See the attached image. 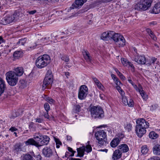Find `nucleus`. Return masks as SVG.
<instances>
[{
  "instance_id": "13",
  "label": "nucleus",
  "mask_w": 160,
  "mask_h": 160,
  "mask_svg": "<svg viewBox=\"0 0 160 160\" xmlns=\"http://www.w3.org/2000/svg\"><path fill=\"white\" fill-rule=\"evenodd\" d=\"M24 143L26 146H34L38 148L41 147V145L39 144L38 142L37 141V140L34 139V137L33 138H30L28 139L25 141Z\"/></svg>"
},
{
  "instance_id": "24",
  "label": "nucleus",
  "mask_w": 160,
  "mask_h": 160,
  "mask_svg": "<svg viewBox=\"0 0 160 160\" xmlns=\"http://www.w3.org/2000/svg\"><path fill=\"white\" fill-rule=\"evenodd\" d=\"M85 150V148L84 146H82L77 148L78 155L77 157L78 156L80 157H83Z\"/></svg>"
},
{
  "instance_id": "61",
  "label": "nucleus",
  "mask_w": 160,
  "mask_h": 160,
  "mask_svg": "<svg viewBox=\"0 0 160 160\" xmlns=\"http://www.w3.org/2000/svg\"><path fill=\"white\" fill-rule=\"evenodd\" d=\"M119 76L120 77L121 79L122 80H125V77L123 75L122 73Z\"/></svg>"
},
{
  "instance_id": "3",
  "label": "nucleus",
  "mask_w": 160,
  "mask_h": 160,
  "mask_svg": "<svg viewBox=\"0 0 160 160\" xmlns=\"http://www.w3.org/2000/svg\"><path fill=\"white\" fill-rule=\"evenodd\" d=\"M53 82V77L52 72L51 70H49L47 71L43 81L42 89L44 90L45 89L51 88Z\"/></svg>"
},
{
  "instance_id": "55",
  "label": "nucleus",
  "mask_w": 160,
  "mask_h": 160,
  "mask_svg": "<svg viewBox=\"0 0 160 160\" xmlns=\"http://www.w3.org/2000/svg\"><path fill=\"white\" fill-rule=\"evenodd\" d=\"M43 115L45 118L48 119L49 118L48 112L46 111V112L44 113Z\"/></svg>"
},
{
  "instance_id": "1",
  "label": "nucleus",
  "mask_w": 160,
  "mask_h": 160,
  "mask_svg": "<svg viewBox=\"0 0 160 160\" xmlns=\"http://www.w3.org/2000/svg\"><path fill=\"white\" fill-rule=\"evenodd\" d=\"M107 32L108 39H112L119 47H122L125 45V40L122 35L119 33H115L113 31Z\"/></svg>"
},
{
  "instance_id": "42",
  "label": "nucleus",
  "mask_w": 160,
  "mask_h": 160,
  "mask_svg": "<svg viewBox=\"0 0 160 160\" xmlns=\"http://www.w3.org/2000/svg\"><path fill=\"white\" fill-rule=\"evenodd\" d=\"M128 81V82L132 85L136 90H138V89L139 88L138 85V86L134 84V83L133 82L131 79H129Z\"/></svg>"
},
{
  "instance_id": "37",
  "label": "nucleus",
  "mask_w": 160,
  "mask_h": 160,
  "mask_svg": "<svg viewBox=\"0 0 160 160\" xmlns=\"http://www.w3.org/2000/svg\"><path fill=\"white\" fill-rule=\"evenodd\" d=\"M149 137L152 139L157 138L158 137V135L154 132H152L149 134Z\"/></svg>"
},
{
  "instance_id": "38",
  "label": "nucleus",
  "mask_w": 160,
  "mask_h": 160,
  "mask_svg": "<svg viewBox=\"0 0 160 160\" xmlns=\"http://www.w3.org/2000/svg\"><path fill=\"white\" fill-rule=\"evenodd\" d=\"M27 39L26 38H22L19 40L18 42V44H20L22 45H24V44L26 42Z\"/></svg>"
},
{
  "instance_id": "7",
  "label": "nucleus",
  "mask_w": 160,
  "mask_h": 160,
  "mask_svg": "<svg viewBox=\"0 0 160 160\" xmlns=\"http://www.w3.org/2000/svg\"><path fill=\"white\" fill-rule=\"evenodd\" d=\"M42 153L45 157L51 158L53 159L57 160L58 157L56 151L52 150L50 148L45 147L42 149Z\"/></svg>"
},
{
  "instance_id": "60",
  "label": "nucleus",
  "mask_w": 160,
  "mask_h": 160,
  "mask_svg": "<svg viewBox=\"0 0 160 160\" xmlns=\"http://www.w3.org/2000/svg\"><path fill=\"white\" fill-rule=\"evenodd\" d=\"M146 31L148 33L149 35L150 34H151L152 32H153L149 28H148L146 29Z\"/></svg>"
},
{
  "instance_id": "48",
  "label": "nucleus",
  "mask_w": 160,
  "mask_h": 160,
  "mask_svg": "<svg viewBox=\"0 0 160 160\" xmlns=\"http://www.w3.org/2000/svg\"><path fill=\"white\" fill-rule=\"evenodd\" d=\"M61 59L66 62L69 61V59L68 57L67 56H64L61 58Z\"/></svg>"
},
{
  "instance_id": "2",
  "label": "nucleus",
  "mask_w": 160,
  "mask_h": 160,
  "mask_svg": "<svg viewBox=\"0 0 160 160\" xmlns=\"http://www.w3.org/2000/svg\"><path fill=\"white\" fill-rule=\"evenodd\" d=\"M50 57L48 54H44L39 56L35 61L36 66L39 69L46 67L50 62Z\"/></svg>"
},
{
  "instance_id": "11",
  "label": "nucleus",
  "mask_w": 160,
  "mask_h": 160,
  "mask_svg": "<svg viewBox=\"0 0 160 160\" xmlns=\"http://www.w3.org/2000/svg\"><path fill=\"white\" fill-rule=\"evenodd\" d=\"M88 88L86 85L81 86L78 93V98L81 100L84 99L88 95Z\"/></svg>"
},
{
  "instance_id": "25",
  "label": "nucleus",
  "mask_w": 160,
  "mask_h": 160,
  "mask_svg": "<svg viewBox=\"0 0 160 160\" xmlns=\"http://www.w3.org/2000/svg\"><path fill=\"white\" fill-rule=\"evenodd\" d=\"M157 59V58L155 57L149 58L146 60V65L148 66L153 65Z\"/></svg>"
},
{
  "instance_id": "54",
  "label": "nucleus",
  "mask_w": 160,
  "mask_h": 160,
  "mask_svg": "<svg viewBox=\"0 0 160 160\" xmlns=\"http://www.w3.org/2000/svg\"><path fill=\"white\" fill-rule=\"evenodd\" d=\"M37 12V11L36 10H34L31 11H28V12L29 14L31 15H33Z\"/></svg>"
},
{
  "instance_id": "14",
  "label": "nucleus",
  "mask_w": 160,
  "mask_h": 160,
  "mask_svg": "<svg viewBox=\"0 0 160 160\" xmlns=\"http://www.w3.org/2000/svg\"><path fill=\"white\" fill-rule=\"evenodd\" d=\"M87 0H76L75 3L70 7V9H73L75 8H79L82 6Z\"/></svg>"
},
{
  "instance_id": "41",
  "label": "nucleus",
  "mask_w": 160,
  "mask_h": 160,
  "mask_svg": "<svg viewBox=\"0 0 160 160\" xmlns=\"http://www.w3.org/2000/svg\"><path fill=\"white\" fill-rule=\"evenodd\" d=\"M55 141L56 142V148H58L60 147V145H62V143L58 139L55 138Z\"/></svg>"
},
{
  "instance_id": "49",
  "label": "nucleus",
  "mask_w": 160,
  "mask_h": 160,
  "mask_svg": "<svg viewBox=\"0 0 160 160\" xmlns=\"http://www.w3.org/2000/svg\"><path fill=\"white\" fill-rule=\"evenodd\" d=\"M128 105L130 107H132L133 106V101L132 100L130 99L129 102H128Z\"/></svg>"
},
{
  "instance_id": "58",
  "label": "nucleus",
  "mask_w": 160,
  "mask_h": 160,
  "mask_svg": "<svg viewBox=\"0 0 160 160\" xmlns=\"http://www.w3.org/2000/svg\"><path fill=\"white\" fill-rule=\"evenodd\" d=\"M114 70L116 71V73L119 76L121 74H122V73L118 71V70L117 69L115 68L114 69Z\"/></svg>"
},
{
  "instance_id": "9",
  "label": "nucleus",
  "mask_w": 160,
  "mask_h": 160,
  "mask_svg": "<svg viewBox=\"0 0 160 160\" xmlns=\"http://www.w3.org/2000/svg\"><path fill=\"white\" fill-rule=\"evenodd\" d=\"M34 139L37 140L41 147L42 145H47L50 140L49 138L47 136L39 135L34 137Z\"/></svg>"
},
{
  "instance_id": "4",
  "label": "nucleus",
  "mask_w": 160,
  "mask_h": 160,
  "mask_svg": "<svg viewBox=\"0 0 160 160\" xmlns=\"http://www.w3.org/2000/svg\"><path fill=\"white\" fill-rule=\"evenodd\" d=\"M6 79L9 85L14 86L18 82V78L14 71H10L5 74Z\"/></svg>"
},
{
  "instance_id": "29",
  "label": "nucleus",
  "mask_w": 160,
  "mask_h": 160,
  "mask_svg": "<svg viewBox=\"0 0 160 160\" xmlns=\"http://www.w3.org/2000/svg\"><path fill=\"white\" fill-rule=\"evenodd\" d=\"M92 78L98 88L102 90L103 87L99 80L96 78L94 77H92Z\"/></svg>"
},
{
  "instance_id": "26",
  "label": "nucleus",
  "mask_w": 160,
  "mask_h": 160,
  "mask_svg": "<svg viewBox=\"0 0 160 160\" xmlns=\"http://www.w3.org/2000/svg\"><path fill=\"white\" fill-rule=\"evenodd\" d=\"M153 153L156 155H160V145L159 144L155 145L153 148Z\"/></svg>"
},
{
  "instance_id": "63",
  "label": "nucleus",
  "mask_w": 160,
  "mask_h": 160,
  "mask_svg": "<svg viewBox=\"0 0 160 160\" xmlns=\"http://www.w3.org/2000/svg\"><path fill=\"white\" fill-rule=\"evenodd\" d=\"M68 150L69 152H74V151H73V150L72 148H71L70 147H69L68 148Z\"/></svg>"
},
{
  "instance_id": "32",
  "label": "nucleus",
  "mask_w": 160,
  "mask_h": 160,
  "mask_svg": "<svg viewBox=\"0 0 160 160\" xmlns=\"http://www.w3.org/2000/svg\"><path fill=\"white\" fill-rule=\"evenodd\" d=\"M22 52L21 51H15L13 54V56L15 59H18L19 58L22 57Z\"/></svg>"
},
{
  "instance_id": "28",
  "label": "nucleus",
  "mask_w": 160,
  "mask_h": 160,
  "mask_svg": "<svg viewBox=\"0 0 160 160\" xmlns=\"http://www.w3.org/2000/svg\"><path fill=\"white\" fill-rule=\"evenodd\" d=\"M85 59L87 62H90L91 57L90 56L89 52L87 50H84L82 52Z\"/></svg>"
},
{
  "instance_id": "33",
  "label": "nucleus",
  "mask_w": 160,
  "mask_h": 160,
  "mask_svg": "<svg viewBox=\"0 0 160 160\" xmlns=\"http://www.w3.org/2000/svg\"><path fill=\"white\" fill-rule=\"evenodd\" d=\"M111 77L113 79L116 85H119L121 84V82L116 77L115 75L114 74H111Z\"/></svg>"
},
{
  "instance_id": "10",
  "label": "nucleus",
  "mask_w": 160,
  "mask_h": 160,
  "mask_svg": "<svg viewBox=\"0 0 160 160\" xmlns=\"http://www.w3.org/2000/svg\"><path fill=\"white\" fill-rule=\"evenodd\" d=\"M16 18H17L16 13L14 12L13 14L10 13L8 14L2 18V23L3 25H6L12 22Z\"/></svg>"
},
{
  "instance_id": "18",
  "label": "nucleus",
  "mask_w": 160,
  "mask_h": 160,
  "mask_svg": "<svg viewBox=\"0 0 160 160\" xmlns=\"http://www.w3.org/2000/svg\"><path fill=\"white\" fill-rule=\"evenodd\" d=\"M121 61L122 64L124 66L128 68H131L132 71L134 70V66L132 63L124 58H122Z\"/></svg>"
},
{
  "instance_id": "57",
  "label": "nucleus",
  "mask_w": 160,
  "mask_h": 160,
  "mask_svg": "<svg viewBox=\"0 0 160 160\" xmlns=\"http://www.w3.org/2000/svg\"><path fill=\"white\" fill-rule=\"evenodd\" d=\"M117 86H116V88L117 90L118 91V92H119L120 91H121V90H122V89H121V87H120V85H117Z\"/></svg>"
},
{
  "instance_id": "6",
  "label": "nucleus",
  "mask_w": 160,
  "mask_h": 160,
  "mask_svg": "<svg viewBox=\"0 0 160 160\" xmlns=\"http://www.w3.org/2000/svg\"><path fill=\"white\" fill-rule=\"evenodd\" d=\"M95 137L100 146L106 145L107 143L106 132L103 130H100L96 132Z\"/></svg>"
},
{
  "instance_id": "46",
  "label": "nucleus",
  "mask_w": 160,
  "mask_h": 160,
  "mask_svg": "<svg viewBox=\"0 0 160 160\" xmlns=\"http://www.w3.org/2000/svg\"><path fill=\"white\" fill-rule=\"evenodd\" d=\"M34 120L35 122H38L39 123H42L43 121V119L42 118H35Z\"/></svg>"
},
{
  "instance_id": "16",
  "label": "nucleus",
  "mask_w": 160,
  "mask_h": 160,
  "mask_svg": "<svg viewBox=\"0 0 160 160\" xmlns=\"http://www.w3.org/2000/svg\"><path fill=\"white\" fill-rule=\"evenodd\" d=\"M138 86L139 88L136 91L139 92L140 95L144 100L145 101L147 100L148 98V96L147 94L143 90L142 87L140 84H138Z\"/></svg>"
},
{
  "instance_id": "53",
  "label": "nucleus",
  "mask_w": 160,
  "mask_h": 160,
  "mask_svg": "<svg viewBox=\"0 0 160 160\" xmlns=\"http://www.w3.org/2000/svg\"><path fill=\"white\" fill-rule=\"evenodd\" d=\"M121 91H120L119 92V93H120V94H121V96H122V97H123L124 96H125V92H124V91H123V90H121Z\"/></svg>"
},
{
  "instance_id": "30",
  "label": "nucleus",
  "mask_w": 160,
  "mask_h": 160,
  "mask_svg": "<svg viewBox=\"0 0 160 160\" xmlns=\"http://www.w3.org/2000/svg\"><path fill=\"white\" fill-rule=\"evenodd\" d=\"M120 140L118 138L114 139L111 142L110 145L111 147L115 148L119 144Z\"/></svg>"
},
{
  "instance_id": "12",
  "label": "nucleus",
  "mask_w": 160,
  "mask_h": 160,
  "mask_svg": "<svg viewBox=\"0 0 160 160\" xmlns=\"http://www.w3.org/2000/svg\"><path fill=\"white\" fill-rule=\"evenodd\" d=\"M137 125L136 126H138L140 128H142L146 129L148 128L149 126V124L143 118L138 119L136 121Z\"/></svg>"
},
{
  "instance_id": "21",
  "label": "nucleus",
  "mask_w": 160,
  "mask_h": 160,
  "mask_svg": "<svg viewBox=\"0 0 160 160\" xmlns=\"http://www.w3.org/2000/svg\"><path fill=\"white\" fill-rule=\"evenodd\" d=\"M150 11L151 13L155 14L160 12V3L155 4L153 9Z\"/></svg>"
},
{
  "instance_id": "43",
  "label": "nucleus",
  "mask_w": 160,
  "mask_h": 160,
  "mask_svg": "<svg viewBox=\"0 0 160 160\" xmlns=\"http://www.w3.org/2000/svg\"><path fill=\"white\" fill-rule=\"evenodd\" d=\"M122 103L125 105H128V100L126 97L124 96L122 98Z\"/></svg>"
},
{
  "instance_id": "45",
  "label": "nucleus",
  "mask_w": 160,
  "mask_h": 160,
  "mask_svg": "<svg viewBox=\"0 0 160 160\" xmlns=\"http://www.w3.org/2000/svg\"><path fill=\"white\" fill-rule=\"evenodd\" d=\"M44 108L46 111L48 112L50 109L49 105L47 103H46L44 104Z\"/></svg>"
},
{
  "instance_id": "5",
  "label": "nucleus",
  "mask_w": 160,
  "mask_h": 160,
  "mask_svg": "<svg viewBox=\"0 0 160 160\" xmlns=\"http://www.w3.org/2000/svg\"><path fill=\"white\" fill-rule=\"evenodd\" d=\"M90 111L91 116L94 118H101L104 116V111L100 106H93L91 107Z\"/></svg>"
},
{
  "instance_id": "34",
  "label": "nucleus",
  "mask_w": 160,
  "mask_h": 160,
  "mask_svg": "<svg viewBox=\"0 0 160 160\" xmlns=\"http://www.w3.org/2000/svg\"><path fill=\"white\" fill-rule=\"evenodd\" d=\"M148 151V149L147 146H143L141 148V152L144 154H146Z\"/></svg>"
},
{
  "instance_id": "19",
  "label": "nucleus",
  "mask_w": 160,
  "mask_h": 160,
  "mask_svg": "<svg viewBox=\"0 0 160 160\" xmlns=\"http://www.w3.org/2000/svg\"><path fill=\"white\" fill-rule=\"evenodd\" d=\"M122 156V152L120 151V149H117L113 152L112 156V160H115L120 158Z\"/></svg>"
},
{
  "instance_id": "56",
  "label": "nucleus",
  "mask_w": 160,
  "mask_h": 160,
  "mask_svg": "<svg viewBox=\"0 0 160 160\" xmlns=\"http://www.w3.org/2000/svg\"><path fill=\"white\" fill-rule=\"evenodd\" d=\"M49 39H50L49 37H46L44 38L43 41H45L46 40L48 41H46L45 42H48V44H50V42H51V41H50Z\"/></svg>"
},
{
  "instance_id": "62",
  "label": "nucleus",
  "mask_w": 160,
  "mask_h": 160,
  "mask_svg": "<svg viewBox=\"0 0 160 160\" xmlns=\"http://www.w3.org/2000/svg\"><path fill=\"white\" fill-rule=\"evenodd\" d=\"M4 40L2 36H0V44L4 42Z\"/></svg>"
},
{
  "instance_id": "31",
  "label": "nucleus",
  "mask_w": 160,
  "mask_h": 160,
  "mask_svg": "<svg viewBox=\"0 0 160 160\" xmlns=\"http://www.w3.org/2000/svg\"><path fill=\"white\" fill-rule=\"evenodd\" d=\"M33 157L30 154H23L22 157V160H33Z\"/></svg>"
},
{
  "instance_id": "64",
  "label": "nucleus",
  "mask_w": 160,
  "mask_h": 160,
  "mask_svg": "<svg viewBox=\"0 0 160 160\" xmlns=\"http://www.w3.org/2000/svg\"><path fill=\"white\" fill-rule=\"evenodd\" d=\"M37 160H41L42 158L41 156L40 155H38L37 157Z\"/></svg>"
},
{
  "instance_id": "51",
  "label": "nucleus",
  "mask_w": 160,
  "mask_h": 160,
  "mask_svg": "<svg viewBox=\"0 0 160 160\" xmlns=\"http://www.w3.org/2000/svg\"><path fill=\"white\" fill-rule=\"evenodd\" d=\"M149 36L151 37V38L153 39L154 40L156 41L157 40V38L155 35L154 34L153 32H152V33H151L149 35Z\"/></svg>"
},
{
  "instance_id": "17",
  "label": "nucleus",
  "mask_w": 160,
  "mask_h": 160,
  "mask_svg": "<svg viewBox=\"0 0 160 160\" xmlns=\"http://www.w3.org/2000/svg\"><path fill=\"white\" fill-rule=\"evenodd\" d=\"M138 126H136V132L137 135L140 138L146 132V129L144 128H140Z\"/></svg>"
},
{
  "instance_id": "35",
  "label": "nucleus",
  "mask_w": 160,
  "mask_h": 160,
  "mask_svg": "<svg viewBox=\"0 0 160 160\" xmlns=\"http://www.w3.org/2000/svg\"><path fill=\"white\" fill-rule=\"evenodd\" d=\"M19 115V113L18 112L14 111L13 112L9 115V117L11 119H14L18 116Z\"/></svg>"
},
{
  "instance_id": "47",
  "label": "nucleus",
  "mask_w": 160,
  "mask_h": 160,
  "mask_svg": "<svg viewBox=\"0 0 160 160\" xmlns=\"http://www.w3.org/2000/svg\"><path fill=\"white\" fill-rule=\"evenodd\" d=\"M80 106L79 105H77L75 106L74 109L76 112H79L80 111Z\"/></svg>"
},
{
  "instance_id": "23",
  "label": "nucleus",
  "mask_w": 160,
  "mask_h": 160,
  "mask_svg": "<svg viewBox=\"0 0 160 160\" xmlns=\"http://www.w3.org/2000/svg\"><path fill=\"white\" fill-rule=\"evenodd\" d=\"M14 72L18 77L21 76L24 72L23 69L22 67H17L14 69Z\"/></svg>"
},
{
  "instance_id": "27",
  "label": "nucleus",
  "mask_w": 160,
  "mask_h": 160,
  "mask_svg": "<svg viewBox=\"0 0 160 160\" xmlns=\"http://www.w3.org/2000/svg\"><path fill=\"white\" fill-rule=\"evenodd\" d=\"M5 86V81L0 78V96L3 92Z\"/></svg>"
},
{
  "instance_id": "44",
  "label": "nucleus",
  "mask_w": 160,
  "mask_h": 160,
  "mask_svg": "<svg viewBox=\"0 0 160 160\" xmlns=\"http://www.w3.org/2000/svg\"><path fill=\"white\" fill-rule=\"evenodd\" d=\"M85 148V151L88 153L90 152L92 150V148L90 145H87Z\"/></svg>"
},
{
  "instance_id": "59",
  "label": "nucleus",
  "mask_w": 160,
  "mask_h": 160,
  "mask_svg": "<svg viewBox=\"0 0 160 160\" xmlns=\"http://www.w3.org/2000/svg\"><path fill=\"white\" fill-rule=\"evenodd\" d=\"M99 97L102 100H104L105 98V96L104 94H100L99 95Z\"/></svg>"
},
{
  "instance_id": "8",
  "label": "nucleus",
  "mask_w": 160,
  "mask_h": 160,
  "mask_svg": "<svg viewBox=\"0 0 160 160\" xmlns=\"http://www.w3.org/2000/svg\"><path fill=\"white\" fill-rule=\"evenodd\" d=\"M152 2L151 0H140L136 5V8L139 10H146L151 6Z\"/></svg>"
},
{
  "instance_id": "36",
  "label": "nucleus",
  "mask_w": 160,
  "mask_h": 160,
  "mask_svg": "<svg viewBox=\"0 0 160 160\" xmlns=\"http://www.w3.org/2000/svg\"><path fill=\"white\" fill-rule=\"evenodd\" d=\"M125 129L128 132H130L132 129V125L129 123H128L124 125Z\"/></svg>"
},
{
  "instance_id": "15",
  "label": "nucleus",
  "mask_w": 160,
  "mask_h": 160,
  "mask_svg": "<svg viewBox=\"0 0 160 160\" xmlns=\"http://www.w3.org/2000/svg\"><path fill=\"white\" fill-rule=\"evenodd\" d=\"M134 61L139 64H144L146 63V59L144 56L138 55L135 56Z\"/></svg>"
},
{
  "instance_id": "52",
  "label": "nucleus",
  "mask_w": 160,
  "mask_h": 160,
  "mask_svg": "<svg viewBox=\"0 0 160 160\" xmlns=\"http://www.w3.org/2000/svg\"><path fill=\"white\" fill-rule=\"evenodd\" d=\"M9 130L12 132H13L14 131H17L18 129L15 127H11V128L9 129Z\"/></svg>"
},
{
  "instance_id": "22",
  "label": "nucleus",
  "mask_w": 160,
  "mask_h": 160,
  "mask_svg": "<svg viewBox=\"0 0 160 160\" xmlns=\"http://www.w3.org/2000/svg\"><path fill=\"white\" fill-rule=\"evenodd\" d=\"M118 149L122 152H126L129 150V148L128 145L125 144H122L119 145L118 147Z\"/></svg>"
},
{
  "instance_id": "20",
  "label": "nucleus",
  "mask_w": 160,
  "mask_h": 160,
  "mask_svg": "<svg viewBox=\"0 0 160 160\" xmlns=\"http://www.w3.org/2000/svg\"><path fill=\"white\" fill-rule=\"evenodd\" d=\"M22 145L20 143H16L13 146V150L14 153L18 154L22 151Z\"/></svg>"
},
{
  "instance_id": "40",
  "label": "nucleus",
  "mask_w": 160,
  "mask_h": 160,
  "mask_svg": "<svg viewBox=\"0 0 160 160\" xmlns=\"http://www.w3.org/2000/svg\"><path fill=\"white\" fill-rule=\"evenodd\" d=\"M44 99L48 102L50 104H52L53 103L54 100L52 99L51 98L47 96H45L44 97Z\"/></svg>"
},
{
  "instance_id": "39",
  "label": "nucleus",
  "mask_w": 160,
  "mask_h": 160,
  "mask_svg": "<svg viewBox=\"0 0 160 160\" xmlns=\"http://www.w3.org/2000/svg\"><path fill=\"white\" fill-rule=\"evenodd\" d=\"M107 32H104L101 36V38L103 40H107L108 39V34Z\"/></svg>"
},
{
  "instance_id": "50",
  "label": "nucleus",
  "mask_w": 160,
  "mask_h": 160,
  "mask_svg": "<svg viewBox=\"0 0 160 160\" xmlns=\"http://www.w3.org/2000/svg\"><path fill=\"white\" fill-rule=\"evenodd\" d=\"M148 160H160L159 158L157 156L152 157Z\"/></svg>"
}]
</instances>
